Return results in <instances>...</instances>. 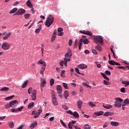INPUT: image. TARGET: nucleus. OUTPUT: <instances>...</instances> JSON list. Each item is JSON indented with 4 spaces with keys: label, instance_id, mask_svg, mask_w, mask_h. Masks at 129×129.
Returning a JSON list of instances; mask_svg holds the SVG:
<instances>
[{
    "label": "nucleus",
    "instance_id": "nucleus-1",
    "mask_svg": "<svg viewBox=\"0 0 129 129\" xmlns=\"http://www.w3.org/2000/svg\"><path fill=\"white\" fill-rule=\"evenodd\" d=\"M54 17L52 15H49L47 18L45 22V25L47 28H49L50 26L53 24L54 22Z\"/></svg>",
    "mask_w": 129,
    "mask_h": 129
},
{
    "label": "nucleus",
    "instance_id": "nucleus-2",
    "mask_svg": "<svg viewBox=\"0 0 129 129\" xmlns=\"http://www.w3.org/2000/svg\"><path fill=\"white\" fill-rule=\"evenodd\" d=\"M32 94L31 95V97H32V99L33 101H35L36 99V90L35 89L33 90V88L32 87H30L29 89H28V93L29 94H31L32 93Z\"/></svg>",
    "mask_w": 129,
    "mask_h": 129
},
{
    "label": "nucleus",
    "instance_id": "nucleus-3",
    "mask_svg": "<svg viewBox=\"0 0 129 129\" xmlns=\"http://www.w3.org/2000/svg\"><path fill=\"white\" fill-rule=\"evenodd\" d=\"M11 47V45L7 42H4L1 45V48L4 50H9Z\"/></svg>",
    "mask_w": 129,
    "mask_h": 129
},
{
    "label": "nucleus",
    "instance_id": "nucleus-4",
    "mask_svg": "<svg viewBox=\"0 0 129 129\" xmlns=\"http://www.w3.org/2000/svg\"><path fill=\"white\" fill-rule=\"evenodd\" d=\"M103 41L104 40L101 36H97L94 38V42L96 44H98L99 43L102 44Z\"/></svg>",
    "mask_w": 129,
    "mask_h": 129
},
{
    "label": "nucleus",
    "instance_id": "nucleus-5",
    "mask_svg": "<svg viewBox=\"0 0 129 129\" xmlns=\"http://www.w3.org/2000/svg\"><path fill=\"white\" fill-rule=\"evenodd\" d=\"M83 42L85 44H88L89 43V40L88 39H84L81 38L79 42V50L81 49L82 45L83 44Z\"/></svg>",
    "mask_w": 129,
    "mask_h": 129
},
{
    "label": "nucleus",
    "instance_id": "nucleus-6",
    "mask_svg": "<svg viewBox=\"0 0 129 129\" xmlns=\"http://www.w3.org/2000/svg\"><path fill=\"white\" fill-rule=\"evenodd\" d=\"M11 35H12L11 32L7 33V32H5L3 33H2L3 40L4 41L8 40L10 38Z\"/></svg>",
    "mask_w": 129,
    "mask_h": 129
},
{
    "label": "nucleus",
    "instance_id": "nucleus-7",
    "mask_svg": "<svg viewBox=\"0 0 129 129\" xmlns=\"http://www.w3.org/2000/svg\"><path fill=\"white\" fill-rule=\"evenodd\" d=\"M26 13V11L23 9H20L16 13L14 16L17 15V16H21L23 15L24 14Z\"/></svg>",
    "mask_w": 129,
    "mask_h": 129
},
{
    "label": "nucleus",
    "instance_id": "nucleus-8",
    "mask_svg": "<svg viewBox=\"0 0 129 129\" xmlns=\"http://www.w3.org/2000/svg\"><path fill=\"white\" fill-rule=\"evenodd\" d=\"M80 32L82 34H85L86 35H88L89 36H92L93 35V33H92V32L89 31L80 30Z\"/></svg>",
    "mask_w": 129,
    "mask_h": 129
},
{
    "label": "nucleus",
    "instance_id": "nucleus-9",
    "mask_svg": "<svg viewBox=\"0 0 129 129\" xmlns=\"http://www.w3.org/2000/svg\"><path fill=\"white\" fill-rule=\"evenodd\" d=\"M17 103L18 104V101L17 100H14L10 102L11 107H15L17 105Z\"/></svg>",
    "mask_w": 129,
    "mask_h": 129
},
{
    "label": "nucleus",
    "instance_id": "nucleus-10",
    "mask_svg": "<svg viewBox=\"0 0 129 129\" xmlns=\"http://www.w3.org/2000/svg\"><path fill=\"white\" fill-rule=\"evenodd\" d=\"M69 61V60H67L66 58L64 60L60 61L59 62V64L60 66L63 67L64 66V64L66 67H67V62Z\"/></svg>",
    "mask_w": 129,
    "mask_h": 129
},
{
    "label": "nucleus",
    "instance_id": "nucleus-11",
    "mask_svg": "<svg viewBox=\"0 0 129 129\" xmlns=\"http://www.w3.org/2000/svg\"><path fill=\"white\" fill-rule=\"evenodd\" d=\"M56 90L57 93L58 94H61L62 93V88L60 85H57L56 87Z\"/></svg>",
    "mask_w": 129,
    "mask_h": 129
},
{
    "label": "nucleus",
    "instance_id": "nucleus-12",
    "mask_svg": "<svg viewBox=\"0 0 129 129\" xmlns=\"http://www.w3.org/2000/svg\"><path fill=\"white\" fill-rule=\"evenodd\" d=\"M52 102L54 106L58 105V102L56 97H51Z\"/></svg>",
    "mask_w": 129,
    "mask_h": 129
},
{
    "label": "nucleus",
    "instance_id": "nucleus-13",
    "mask_svg": "<svg viewBox=\"0 0 129 129\" xmlns=\"http://www.w3.org/2000/svg\"><path fill=\"white\" fill-rule=\"evenodd\" d=\"M108 62L110 64L112 65V66H114V65H116V66H120V64L118 62H116L115 61H114L113 60H109Z\"/></svg>",
    "mask_w": 129,
    "mask_h": 129
},
{
    "label": "nucleus",
    "instance_id": "nucleus-14",
    "mask_svg": "<svg viewBox=\"0 0 129 129\" xmlns=\"http://www.w3.org/2000/svg\"><path fill=\"white\" fill-rule=\"evenodd\" d=\"M32 114L33 115V117L34 118H37V117H39V113L38 114V113L37 112V111H33L32 112Z\"/></svg>",
    "mask_w": 129,
    "mask_h": 129
},
{
    "label": "nucleus",
    "instance_id": "nucleus-15",
    "mask_svg": "<svg viewBox=\"0 0 129 129\" xmlns=\"http://www.w3.org/2000/svg\"><path fill=\"white\" fill-rule=\"evenodd\" d=\"M78 68L79 69L84 70L85 69L87 68L88 66H87V65H86L85 64L82 63V64H80L79 66H78Z\"/></svg>",
    "mask_w": 129,
    "mask_h": 129
},
{
    "label": "nucleus",
    "instance_id": "nucleus-16",
    "mask_svg": "<svg viewBox=\"0 0 129 129\" xmlns=\"http://www.w3.org/2000/svg\"><path fill=\"white\" fill-rule=\"evenodd\" d=\"M10 89L9 87H4L0 89L1 92H8Z\"/></svg>",
    "mask_w": 129,
    "mask_h": 129
},
{
    "label": "nucleus",
    "instance_id": "nucleus-17",
    "mask_svg": "<svg viewBox=\"0 0 129 129\" xmlns=\"http://www.w3.org/2000/svg\"><path fill=\"white\" fill-rule=\"evenodd\" d=\"M94 114L97 116H101V115H102L104 114V111H101L100 112H95L94 113Z\"/></svg>",
    "mask_w": 129,
    "mask_h": 129
},
{
    "label": "nucleus",
    "instance_id": "nucleus-18",
    "mask_svg": "<svg viewBox=\"0 0 129 129\" xmlns=\"http://www.w3.org/2000/svg\"><path fill=\"white\" fill-rule=\"evenodd\" d=\"M37 125V122L35 121L34 122H32L30 125V128L31 129H34Z\"/></svg>",
    "mask_w": 129,
    "mask_h": 129
},
{
    "label": "nucleus",
    "instance_id": "nucleus-19",
    "mask_svg": "<svg viewBox=\"0 0 129 129\" xmlns=\"http://www.w3.org/2000/svg\"><path fill=\"white\" fill-rule=\"evenodd\" d=\"M110 124L111 126L114 127H116L119 126V123L118 122H115V121H111L110 122Z\"/></svg>",
    "mask_w": 129,
    "mask_h": 129
},
{
    "label": "nucleus",
    "instance_id": "nucleus-20",
    "mask_svg": "<svg viewBox=\"0 0 129 129\" xmlns=\"http://www.w3.org/2000/svg\"><path fill=\"white\" fill-rule=\"evenodd\" d=\"M114 105L116 107L120 108L121 105H122V104H121V103L115 101V102L114 103Z\"/></svg>",
    "mask_w": 129,
    "mask_h": 129
},
{
    "label": "nucleus",
    "instance_id": "nucleus-21",
    "mask_svg": "<svg viewBox=\"0 0 129 129\" xmlns=\"http://www.w3.org/2000/svg\"><path fill=\"white\" fill-rule=\"evenodd\" d=\"M83 105V102L81 100H79L77 102V106L79 109H81L82 106Z\"/></svg>",
    "mask_w": 129,
    "mask_h": 129
},
{
    "label": "nucleus",
    "instance_id": "nucleus-22",
    "mask_svg": "<svg viewBox=\"0 0 129 129\" xmlns=\"http://www.w3.org/2000/svg\"><path fill=\"white\" fill-rule=\"evenodd\" d=\"M26 5L29 7L30 8H33V4H32V3H31L30 0H28L26 2Z\"/></svg>",
    "mask_w": 129,
    "mask_h": 129
},
{
    "label": "nucleus",
    "instance_id": "nucleus-23",
    "mask_svg": "<svg viewBox=\"0 0 129 129\" xmlns=\"http://www.w3.org/2000/svg\"><path fill=\"white\" fill-rule=\"evenodd\" d=\"M38 64H40L43 65L44 67H46V63L44 61H42V59H40L38 63Z\"/></svg>",
    "mask_w": 129,
    "mask_h": 129
},
{
    "label": "nucleus",
    "instance_id": "nucleus-24",
    "mask_svg": "<svg viewBox=\"0 0 129 129\" xmlns=\"http://www.w3.org/2000/svg\"><path fill=\"white\" fill-rule=\"evenodd\" d=\"M101 75L105 80L109 81V78H108L105 74L101 73Z\"/></svg>",
    "mask_w": 129,
    "mask_h": 129
},
{
    "label": "nucleus",
    "instance_id": "nucleus-25",
    "mask_svg": "<svg viewBox=\"0 0 129 129\" xmlns=\"http://www.w3.org/2000/svg\"><path fill=\"white\" fill-rule=\"evenodd\" d=\"M113 114L112 112H106L103 114L104 116H110Z\"/></svg>",
    "mask_w": 129,
    "mask_h": 129
},
{
    "label": "nucleus",
    "instance_id": "nucleus-26",
    "mask_svg": "<svg viewBox=\"0 0 129 129\" xmlns=\"http://www.w3.org/2000/svg\"><path fill=\"white\" fill-rule=\"evenodd\" d=\"M103 107L107 109H109L112 107V106L111 105L108 104V105H103Z\"/></svg>",
    "mask_w": 129,
    "mask_h": 129
},
{
    "label": "nucleus",
    "instance_id": "nucleus-27",
    "mask_svg": "<svg viewBox=\"0 0 129 129\" xmlns=\"http://www.w3.org/2000/svg\"><path fill=\"white\" fill-rule=\"evenodd\" d=\"M69 96V93H68V91L67 90L64 91V97L66 99H67L68 97Z\"/></svg>",
    "mask_w": 129,
    "mask_h": 129
},
{
    "label": "nucleus",
    "instance_id": "nucleus-28",
    "mask_svg": "<svg viewBox=\"0 0 129 129\" xmlns=\"http://www.w3.org/2000/svg\"><path fill=\"white\" fill-rule=\"evenodd\" d=\"M64 57H65L64 58V60H65L66 59V60H67V61H70V58H69V54L68 53H67L66 54V55H64Z\"/></svg>",
    "mask_w": 129,
    "mask_h": 129
},
{
    "label": "nucleus",
    "instance_id": "nucleus-29",
    "mask_svg": "<svg viewBox=\"0 0 129 129\" xmlns=\"http://www.w3.org/2000/svg\"><path fill=\"white\" fill-rule=\"evenodd\" d=\"M95 48L99 51H101L102 50V46L99 45V44H98L97 46H96Z\"/></svg>",
    "mask_w": 129,
    "mask_h": 129
},
{
    "label": "nucleus",
    "instance_id": "nucleus-30",
    "mask_svg": "<svg viewBox=\"0 0 129 129\" xmlns=\"http://www.w3.org/2000/svg\"><path fill=\"white\" fill-rule=\"evenodd\" d=\"M18 11V8H15L14 9H13V10H12L9 13L10 14H14L15 13H16V12H17Z\"/></svg>",
    "mask_w": 129,
    "mask_h": 129
},
{
    "label": "nucleus",
    "instance_id": "nucleus-31",
    "mask_svg": "<svg viewBox=\"0 0 129 129\" xmlns=\"http://www.w3.org/2000/svg\"><path fill=\"white\" fill-rule=\"evenodd\" d=\"M122 84L125 85V87H127L129 86V81H123L122 82Z\"/></svg>",
    "mask_w": 129,
    "mask_h": 129
},
{
    "label": "nucleus",
    "instance_id": "nucleus-32",
    "mask_svg": "<svg viewBox=\"0 0 129 129\" xmlns=\"http://www.w3.org/2000/svg\"><path fill=\"white\" fill-rule=\"evenodd\" d=\"M45 70V67H41V69L40 70V74L42 75V76H44V72Z\"/></svg>",
    "mask_w": 129,
    "mask_h": 129
},
{
    "label": "nucleus",
    "instance_id": "nucleus-33",
    "mask_svg": "<svg viewBox=\"0 0 129 129\" xmlns=\"http://www.w3.org/2000/svg\"><path fill=\"white\" fill-rule=\"evenodd\" d=\"M73 116H75V117H76V118H79V114L76 111H75L74 113H73Z\"/></svg>",
    "mask_w": 129,
    "mask_h": 129
},
{
    "label": "nucleus",
    "instance_id": "nucleus-34",
    "mask_svg": "<svg viewBox=\"0 0 129 129\" xmlns=\"http://www.w3.org/2000/svg\"><path fill=\"white\" fill-rule=\"evenodd\" d=\"M9 125L10 128L12 129L14 127V123L13 122H10L9 123Z\"/></svg>",
    "mask_w": 129,
    "mask_h": 129
},
{
    "label": "nucleus",
    "instance_id": "nucleus-35",
    "mask_svg": "<svg viewBox=\"0 0 129 129\" xmlns=\"http://www.w3.org/2000/svg\"><path fill=\"white\" fill-rule=\"evenodd\" d=\"M34 105V102H32V103H30L28 105V108L29 109H31L33 107Z\"/></svg>",
    "mask_w": 129,
    "mask_h": 129
},
{
    "label": "nucleus",
    "instance_id": "nucleus-36",
    "mask_svg": "<svg viewBox=\"0 0 129 129\" xmlns=\"http://www.w3.org/2000/svg\"><path fill=\"white\" fill-rule=\"evenodd\" d=\"M60 122L61 123V124L64 127L66 128H67V126L66 125V124H65V123L64 122H63V120L62 119H60Z\"/></svg>",
    "mask_w": 129,
    "mask_h": 129
},
{
    "label": "nucleus",
    "instance_id": "nucleus-37",
    "mask_svg": "<svg viewBox=\"0 0 129 129\" xmlns=\"http://www.w3.org/2000/svg\"><path fill=\"white\" fill-rule=\"evenodd\" d=\"M60 122L61 123V124L64 127L66 128H67V126L66 125V124H65V123L64 122H63V120L62 119H60Z\"/></svg>",
    "mask_w": 129,
    "mask_h": 129
},
{
    "label": "nucleus",
    "instance_id": "nucleus-38",
    "mask_svg": "<svg viewBox=\"0 0 129 129\" xmlns=\"http://www.w3.org/2000/svg\"><path fill=\"white\" fill-rule=\"evenodd\" d=\"M14 97H15L14 95L10 96V97H8L5 98V100H6V101L10 100L14 98Z\"/></svg>",
    "mask_w": 129,
    "mask_h": 129
},
{
    "label": "nucleus",
    "instance_id": "nucleus-39",
    "mask_svg": "<svg viewBox=\"0 0 129 129\" xmlns=\"http://www.w3.org/2000/svg\"><path fill=\"white\" fill-rule=\"evenodd\" d=\"M123 105H125V106L129 104V99H126L123 102Z\"/></svg>",
    "mask_w": 129,
    "mask_h": 129
},
{
    "label": "nucleus",
    "instance_id": "nucleus-40",
    "mask_svg": "<svg viewBox=\"0 0 129 129\" xmlns=\"http://www.w3.org/2000/svg\"><path fill=\"white\" fill-rule=\"evenodd\" d=\"M28 82V80H26L24 83L22 85V88H25V87L27 86V83Z\"/></svg>",
    "mask_w": 129,
    "mask_h": 129
},
{
    "label": "nucleus",
    "instance_id": "nucleus-41",
    "mask_svg": "<svg viewBox=\"0 0 129 129\" xmlns=\"http://www.w3.org/2000/svg\"><path fill=\"white\" fill-rule=\"evenodd\" d=\"M54 84V80L53 79H51L50 80V86L51 87L53 86Z\"/></svg>",
    "mask_w": 129,
    "mask_h": 129
},
{
    "label": "nucleus",
    "instance_id": "nucleus-42",
    "mask_svg": "<svg viewBox=\"0 0 129 129\" xmlns=\"http://www.w3.org/2000/svg\"><path fill=\"white\" fill-rule=\"evenodd\" d=\"M116 101H117L118 102H119L120 103H121L122 102H123V99L120 98H116L115 99Z\"/></svg>",
    "mask_w": 129,
    "mask_h": 129
},
{
    "label": "nucleus",
    "instance_id": "nucleus-43",
    "mask_svg": "<svg viewBox=\"0 0 129 129\" xmlns=\"http://www.w3.org/2000/svg\"><path fill=\"white\" fill-rule=\"evenodd\" d=\"M83 85L87 87V88H89L90 89H91L92 87H91V86H90L89 85H88L87 83H85V82H83Z\"/></svg>",
    "mask_w": 129,
    "mask_h": 129
},
{
    "label": "nucleus",
    "instance_id": "nucleus-44",
    "mask_svg": "<svg viewBox=\"0 0 129 129\" xmlns=\"http://www.w3.org/2000/svg\"><path fill=\"white\" fill-rule=\"evenodd\" d=\"M51 94L52 95V97H56V93L55 92V91L54 90H52Z\"/></svg>",
    "mask_w": 129,
    "mask_h": 129
},
{
    "label": "nucleus",
    "instance_id": "nucleus-45",
    "mask_svg": "<svg viewBox=\"0 0 129 129\" xmlns=\"http://www.w3.org/2000/svg\"><path fill=\"white\" fill-rule=\"evenodd\" d=\"M64 74H65V70H62L60 74V77L61 78H65V75H63Z\"/></svg>",
    "mask_w": 129,
    "mask_h": 129
},
{
    "label": "nucleus",
    "instance_id": "nucleus-46",
    "mask_svg": "<svg viewBox=\"0 0 129 129\" xmlns=\"http://www.w3.org/2000/svg\"><path fill=\"white\" fill-rule=\"evenodd\" d=\"M103 84L106 86H108L110 84V83H109V82L106 80H103Z\"/></svg>",
    "mask_w": 129,
    "mask_h": 129
},
{
    "label": "nucleus",
    "instance_id": "nucleus-47",
    "mask_svg": "<svg viewBox=\"0 0 129 129\" xmlns=\"http://www.w3.org/2000/svg\"><path fill=\"white\" fill-rule=\"evenodd\" d=\"M89 105L91 107H94L96 106V105H95L93 102H89Z\"/></svg>",
    "mask_w": 129,
    "mask_h": 129
},
{
    "label": "nucleus",
    "instance_id": "nucleus-48",
    "mask_svg": "<svg viewBox=\"0 0 129 129\" xmlns=\"http://www.w3.org/2000/svg\"><path fill=\"white\" fill-rule=\"evenodd\" d=\"M4 107L6 109H8V108H10L11 106V105H10V103L9 104H6L4 105Z\"/></svg>",
    "mask_w": 129,
    "mask_h": 129
},
{
    "label": "nucleus",
    "instance_id": "nucleus-49",
    "mask_svg": "<svg viewBox=\"0 0 129 129\" xmlns=\"http://www.w3.org/2000/svg\"><path fill=\"white\" fill-rule=\"evenodd\" d=\"M62 85L65 89H68V84L66 83H63Z\"/></svg>",
    "mask_w": 129,
    "mask_h": 129
},
{
    "label": "nucleus",
    "instance_id": "nucleus-50",
    "mask_svg": "<svg viewBox=\"0 0 129 129\" xmlns=\"http://www.w3.org/2000/svg\"><path fill=\"white\" fill-rule=\"evenodd\" d=\"M46 84V82L45 81V79H44V81L42 82H41V87H45V85Z\"/></svg>",
    "mask_w": 129,
    "mask_h": 129
},
{
    "label": "nucleus",
    "instance_id": "nucleus-51",
    "mask_svg": "<svg viewBox=\"0 0 129 129\" xmlns=\"http://www.w3.org/2000/svg\"><path fill=\"white\" fill-rule=\"evenodd\" d=\"M56 36L52 35L51 38V42H53L56 39Z\"/></svg>",
    "mask_w": 129,
    "mask_h": 129
},
{
    "label": "nucleus",
    "instance_id": "nucleus-52",
    "mask_svg": "<svg viewBox=\"0 0 129 129\" xmlns=\"http://www.w3.org/2000/svg\"><path fill=\"white\" fill-rule=\"evenodd\" d=\"M41 29H42V28H41V27L39 28L38 29H37L35 30V33H36V34H39Z\"/></svg>",
    "mask_w": 129,
    "mask_h": 129
},
{
    "label": "nucleus",
    "instance_id": "nucleus-53",
    "mask_svg": "<svg viewBox=\"0 0 129 129\" xmlns=\"http://www.w3.org/2000/svg\"><path fill=\"white\" fill-rule=\"evenodd\" d=\"M30 17V15L29 14H26L24 15V18L26 19H28Z\"/></svg>",
    "mask_w": 129,
    "mask_h": 129
},
{
    "label": "nucleus",
    "instance_id": "nucleus-54",
    "mask_svg": "<svg viewBox=\"0 0 129 129\" xmlns=\"http://www.w3.org/2000/svg\"><path fill=\"white\" fill-rule=\"evenodd\" d=\"M84 128L85 129H91V126L89 124H85Z\"/></svg>",
    "mask_w": 129,
    "mask_h": 129
},
{
    "label": "nucleus",
    "instance_id": "nucleus-55",
    "mask_svg": "<svg viewBox=\"0 0 129 129\" xmlns=\"http://www.w3.org/2000/svg\"><path fill=\"white\" fill-rule=\"evenodd\" d=\"M68 128L69 129H73V127H72V123H71V122H70L68 124Z\"/></svg>",
    "mask_w": 129,
    "mask_h": 129
},
{
    "label": "nucleus",
    "instance_id": "nucleus-56",
    "mask_svg": "<svg viewBox=\"0 0 129 129\" xmlns=\"http://www.w3.org/2000/svg\"><path fill=\"white\" fill-rule=\"evenodd\" d=\"M105 74H106L107 75L109 76H110V75H111V73L110 71H105Z\"/></svg>",
    "mask_w": 129,
    "mask_h": 129
},
{
    "label": "nucleus",
    "instance_id": "nucleus-57",
    "mask_svg": "<svg viewBox=\"0 0 129 129\" xmlns=\"http://www.w3.org/2000/svg\"><path fill=\"white\" fill-rule=\"evenodd\" d=\"M109 124V123H107V122H105V123L103 125V128H106L107 127V126H108V125Z\"/></svg>",
    "mask_w": 129,
    "mask_h": 129
},
{
    "label": "nucleus",
    "instance_id": "nucleus-58",
    "mask_svg": "<svg viewBox=\"0 0 129 129\" xmlns=\"http://www.w3.org/2000/svg\"><path fill=\"white\" fill-rule=\"evenodd\" d=\"M95 63L96 64V65H97V67H98V68H101V64H100L99 62H95Z\"/></svg>",
    "mask_w": 129,
    "mask_h": 129
},
{
    "label": "nucleus",
    "instance_id": "nucleus-59",
    "mask_svg": "<svg viewBox=\"0 0 129 129\" xmlns=\"http://www.w3.org/2000/svg\"><path fill=\"white\" fill-rule=\"evenodd\" d=\"M23 108H24L23 106H21V107H20L17 108V112H18V111H22V110H23Z\"/></svg>",
    "mask_w": 129,
    "mask_h": 129
},
{
    "label": "nucleus",
    "instance_id": "nucleus-60",
    "mask_svg": "<svg viewBox=\"0 0 129 129\" xmlns=\"http://www.w3.org/2000/svg\"><path fill=\"white\" fill-rule=\"evenodd\" d=\"M11 111L12 112H18V110L17 109L13 108L11 109Z\"/></svg>",
    "mask_w": 129,
    "mask_h": 129
},
{
    "label": "nucleus",
    "instance_id": "nucleus-61",
    "mask_svg": "<svg viewBox=\"0 0 129 129\" xmlns=\"http://www.w3.org/2000/svg\"><path fill=\"white\" fill-rule=\"evenodd\" d=\"M62 108L65 109L66 110H67L69 109V107H67L66 105H62Z\"/></svg>",
    "mask_w": 129,
    "mask_h": 129
},
{
    "label": "nucleus",
    "instance_id": "nucleus-62",
    "mask_svg": "<svg viewBox=\"0 0 129 129\" xmlns=\"http://www.w3.org/2000/svg\"><path fill=\"white\" fill-rule=\"evenodd\" d=\"M77 41H78V39H77L75 40V43L74 44V47L75 48H76L77 47V46H78V42H77Z\"/></svg>",
    "mask_w": 129,
    "mask_h": 129
},
{
    "label": "nucleus",
    "instance_id": "nucleus-63",
    "mask_svg": "<svg viewBox=\"0 0 129 129\" xmlns=\"http://www.w3.org/2000/svg\"><path fill=\"white\" fill-rule=\"evenodd\" d=\"M121 93H125V89L124 88H122L120 90Z\"/></svg>",
    "mask_w": 129,
    "mask_h": 129
},
{
    "label": "nucleus",
    "instance_id": "nucleus-64",
    "mask_svg": "<svg viewBox=\"0 0 129 129\" xmlns=\"http://www.w3.org/2000/svg\"><path fill=\"white\" fill-rule=\"evenodd\" d=\"M66 113L70 114L71 115H73V113L71 110L67 111Z\"/></svg>",
    "mask_w": 129,
    "mask_h": 129
}]
</instances>
